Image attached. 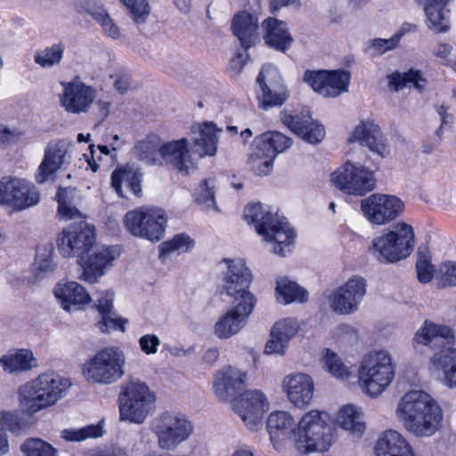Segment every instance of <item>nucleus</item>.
Segmentation results:
<instances>
[{
  "mask_svg": "<svg viewBox=\"0 0 456 456\" xmlns=\"http://www.w3.org/2000/svg\"><path fill=\"white\" fill-rule=\"evenodd\" d=\"M244 218L248 224H254L257 233L266 242L274 243L275 254L285 256L290 252L294 232L284 216L272 214L262 204L255 203L245 208Z\"/></svg>",
  "mask_w": 456,
  "mask_h": 456,
  "instance_id": "20e7f679",
  "label": "nucleus"
},
{
  "mask_svg": "<svg viewBox=\"0 0 456 456\" xmlns=\"http://www.w3.org/2000/svg\"><path fill=\"white\" fill-rule=\"evenodd\" d=\"M56 198L58 215L61 218L69 220L80 216L78 209L72 204L73 191L70 188H60Z\"/></svg>",
  "mask_w": 456,
  "mask_h": 456,
  "instance_id": "864d4df0",
  "label": "nucleus"
},
{
  "mask_svg": "<svg viewBox=\"0 0 456 456\" xmlns=\"http://www.w3.org/2000/svg\"><path fill=\"white\" fill-rule=\"evenodd\" d=\"M95 241L94 226L81 220L69 224L61 231L57 238V248L62 256L81 260L91 251Z\"/></svg>",
  "mask_w": 456,
  "mask_h": 456,
  "instance_id": "f8f14e48",
  "label": "nucleus"
},
{
  "mask_svg": "<svg viewBox=\"0 0 456 456\" xmlns=\"http://www.w3.org/2000/svg\"><path fill=\"white\" fill-rule=\"evenodd\" d=\"M404 208L403 202L395 196L373 194L361 202L365 217L372 224H385L396 218Z\"/></svg>",
  "mask_w": 456,
  "mask_h": 456,
  "instance_id": "a211bd4d",
  "label": "nucleus"
},
{
  "mask_svg": "<svg viewBox=\"0 0 456 456\" xmlns=\"http://www.w3.org/2000/svg\"><path fill=\"white\" fill-rule=\"evenodd\" d=\"M156 402V395L148 385L139 379H130L121 387L118 401Z\"/></svg>",
  "mask_w": 456,
  "mask_h": 456,
  "instance_id": "79ce46f5",
  "label": "nucleus"
},
{
  "mask_svg": "<svg viewBox=\"0 0 456 456\" xmlns=\"http://www.w3.org/2000/svg\"><path fill=\"white\" fill-rule=\"evenodd\" d=\"M255 306L233 304V307L224 314L215 325L216 334L222 339L237 334L244 326Z\"/></svg>",
  "mask_w": 456,
  "mask_h": 456,
  "instance_id": "c85d7f7f",
  "label": "nucleus"
},
{
  "mask_svg": "<svg viewBox=\"0 0 456 456\" xmlns=\"http://www.w3.org/2000/svg\"><path fill=\"white\" fill-rule=\"evenodd\" d=\"M166 164L187 175L194 167L189 142L185 138L163 143L160 148V164Z\"/></svg>",
  "mask_w": 456,
  "mask_h": 456,
  "instance_id": "a878e982",
  "label": "nucleus"
},
{
  "mask_svg": "<svg viewBox=\"0 0 456 456\" xmlns=\"http://www.w3.org/2000/svg\"><path fill=\"white\" fill-rule=\"evenodd\" d=\"M219 131L212 122L197 124L191 127V133L196 135L193 138L194 152L200 158L216 154Z\"/></svg>",
  "mask_w": 456,
  "mask_h": 456,
  "instance_id": "473e14b6",
  "label": "nucleus"
},
{
  "mask_svg": "<svg viewBox=\"0 0 456 456\" xmlns=\"http://www.w3.org/2000/svg\"><path fill=\"white\" fill-rule=\"evenodd\" d=\"M291 145L290 138L278 131H268L255 137L248 157L252 170L259 175H267L273 170V159Z\"/></svg>",
  "mask_w": 456,
  "mask_h": 456,
  "instance_id": "1a4fd4ad",
  "label": "nucleus"
},
{
  "mask_svg": "<svg viewBox=\"0 0 456 456\" xmlns=\"http://www.w3.org/2000/svg\"><path fill=\"white\" fill-rule=\"evenodd\" d=\"M128 10L132 19L137 24L144 23L150 14L148 0H119Z\"/></svg>",
  "mask_w": 456,
  "mask_h": 456,
  "instance_id": "052dcab7",
  "label": "nucleus"
},
{
  "mask_svg": "<svg viewBox=\"0 0 456 456\" xmlns=\"http://www.w3.org/2000/svg\"><path fill=\"white\" fill-rule=\"evenodd\" d=\"M25 456H58V451L40 438H28L20 447Z\"/></svg>",
  "mask_w": 456,
  "mask_h": 456,
  "instance_id": "5fc2aeb1",
  "label": "nucleus"
},
{
  "mask_svg": "<svg viewBox=\"0 0 456 456\" xmlns=\"http://www.w3.org/2000/svg\"><path fill=\"white\" fill-rule=\"evenodd\" d=\"M247 372L232 366L218 370L213 377L212 389L218 401L230 402L246 387Z\"/></svg>",
  "mask_w": 456,
  "mask_h": 456,
  "instance_id": "5701e85b",
  "label": "nucleus"
},
{
  "mask_svg": "<svg viewBox=\"0 0 456 456\" xmlns=\"http://www.w3.org/2000/svg\"><path fill=\"white\" fill-rule=\"evenodd\" d=\"M389 87L395 91L402 90L406 86H413L421 90L425 86L426 80L419 70L410 69L408 72H394L388 76Z\"/></svg>",
  "mask_w": 456,
  "mask_h": 456,
  "instance_id": "49530a36",
  "label": "nucleus"
},
{
  "mask_svg": "<svg viewBox=\"0 0 456 456\" xmlns=\"http://www.w3.org/2000/svg\"><path fill=\"white\" fill-rule=\"evenodd\" d=\"M126 358L116 346H106L89 357L82 365V375L90 384L111 385L125 374Z\"/></svg>",
  "mask_w": 456,
  "mask_h": 456,
  "instance_id": "423d86ee",
  "label": "nucleus"
},
{
  "mask_svg": "<svg viewBox=\"0 0 456 456\" xmlns=\"http://www.w3.org/2000/svg\"><path fill=\"white\" fill-rule=\"evenodd\" d=\"M72 383L69 379L54 371L41 373L37 378L22 384L18 388L20 406L27 414L37 412L55 405L66 396Z\"/></svg>",
  "mask_w": 456,
  "mask_h": 456,
  "instance_id": "7ed1b4c3",
  "label": "nucleus"
},
{
  "mask_svg": "<svg viewBox=\"0 0 456 456\" xmlns=\"http://www.w3.org/2000/svg\"><path fill=\"white\" fill-rule=\"evenodd\" d=\"M281 120L293 133L309 143H319L325 136L323 126L311 118L307 109L295 115L282 112Z\"/></svg>",
  "mask_w": 456,
  "mask_h": 456,
  "instance_id": "393cba45",
  "label": "nucleus"
},
{
  "mask_svg": "<svg viewBox=\"0 0 456 456\" xmlns=\"http://www.w3.org/2000/svg\"><path fill=\"white\" fill-rule=\"evenodd\" d=\"M54 295L67 312L79 310L82 305H88L91 301L85 288L76 281L58 283Z\"/></svg>",
  "mask_w": 456,
  "mask_h": 456,
  "instance_id": "2f4dec72",
  "label": "nucleus"
},
{
  "mask_svg": "<svg viewBox=\"0 0 456 456\" xmlns=\"http://www.w3.org/2000/svg\"><path fill=\"white\" fill-rule=\"evenodd\" d=\"M111 185L120 197H125L122 187L133 194L141 193V175L130 169H117L111 175Z\"/></svg>",
  "mask_w": 456,
  "mask_h": 456,
  "instance_id": "37998d69",
  "label": "nucleus"
},
{
  "mask_svg": "<svg viewBox=\"0 0 456 456\" xmlns=\"http://www.w3.org/2000/svg\"><path fill=\"white\" fill-rule=\"evenodd\" d=\"M423 5L427 27L436 33L448 31L450 27L448 0H417Z\"/></svg>",
  "mask_w": 456,
  "mask_h": 456,
  "instance_id": "c9c22d12",
  "label": "nucleus"
},
{
  "mask_svg": "<svg viewBox=\"0 0 456 456\" xmlns=\"http://www.w3.org/2000/svg\"><path fill=\"white\" fill-rule=\"evenodd\" d=\"M0 424L12 433H20L25 427L22 419L12 411L2 413Z\"/></svg>",
  "mask_w": 456,
  "mask_h": 456,
  "instance_id": "0e129e2a",
  "label": "nucleus"
},
{
  "mask_svg": "<svg viewBox=\"0 0 456 456\" xmlns=\"http://www.w3.org/2000/svg\"><path fill=\"white\" fill-rule=\"evenodd\" d=\"M151 429L157 436L160 449L173 450L189 438L193 428L184 416L166 411L151 420Z\"/></svg>",
  "mask_w": 456,
  "mask_h": 456,
  "instance_id": "9b49d317",
  "label": "nucleus"
},
{
  "mask_svg": "<svg viewBox=\"0 0 456 456\" xmlns=\"http://www.w3.org/2000/svg\"><path fill=\"white\" fill-rule=\"evenodd\" d=\"M102 435L99 425H89L77 429H64L61 436L68 442H81L87 438H95Z\"/></svg>",
  "mask_w": 456,
  "mask_h": 456,
  "instance_id": "6e6d98bb",
  "label": "nucleus"
},
{
  "mask_svg": "<svg viewBox=\"0 0 456 456\" xmlns=\"http://www.w3.org/2000/svg\"><path fill=\"white\" fill-rule=\"evenodd\" d=\"M374 451L376 456H418L406 438L395 430L384 432Z\"/></svg>",
  "mask_w": 456,
  "mask_h": 456,
  "instance_id": "7c9ffc66",
  "label": "nucleus"
},
{
  "mask_svg": "<svg viewBox=\"0 0 456 456\" xmlns=\"http://www.w3.org/2000/svg\"><path fill=\"white\" fill-rule=\"evenodd\" d=\"M430 370L450 388H456V348L443 347L430 358Z\"/></svg>",
  "mask_w": 456,
  "mask_h": 456,
  "instance_id": "bb28decb",
  "label": "nucleus"
},
{
  "mask_svg": "<svg viewBox=\"0 0 456 456\" xmlns=\"http://www.w3.org/2000/svg\"><path fill=\"white\" fill-rule=\"evenodd\" d=\"M416 271L418 280L421 283H428L431 281L433 277H436V270L431 264V255L428 248L425 246H420L418 248V256L416 261Z\"/></svg>",
  "mask_w": 456,
  "mask_h": 456,
  "instance_id": "603ef678",
  "label": "nucleus"
},
{
  "mask_svg": "<svg viewBox=\"0 0 456 456\" xmlns=\"http://www.w3.org/2000/svg\"><path fill=\"white\" fill-rule=\"evenodd\" d=\"M332 338L341 342H350L362 339V337L353 326L341 324L333 330Z\"/></svg>",
  "mask_w": 456,
  "mask_h": 456,
  "instance_id": "e2e57ef3",
  "label": "nucleus"
},
{
  "mask_svg": "<svg viewBox=\"0 0 456 456\" xmlns=\"http://www.w3.org/2000/svg\"><path fill=\"white\" fill-rule=\"evenodd\" d=\"M215 179L208 178L202 181L194 192L195 200L206 208L216 207Z\"/></svg>",
  "mask_w": 456,
  "mask_h": 456,
  "instance_id": "4d7b16f0",
  "label": "nucleus"
},
{
  "mask_svg": "<svg viewBox=\"0 0 456 456\" xmlns=\"http://www.w3.org/2000/svg\"><path fill=\"white\" fill-rule=\"evenodd\" d=\"M395 415L403 427L417 437H429L441 427L443 412L430 395L411 390L398 401Z\"/></svg>",
  "mask_w": 456,
  "mask_h": 456,
  "instance_id": "f03ea898",
  "label": "nucleus"
},
{
  "mask_svg": "<svg viewBox=\"0 0 456 456\" xmlns=\"http://www.w3.org/2000/svg\"><path fill=\"white\" fill-rule=\"evenodd\" d=\"M200 351L203 353L202 361L209 365L214 364L219 357V349L213 345L200 344Z\"/></svg>",
  "mask_w": 456,
  "mask_h": 456,
  "instance_id": "338daca9",
  "label": "nucleus"
},
{
  "mask_svg": "<svg viewBox=\"0 0 456 456\" xmlns=\"http://www.w3.org/2000/svg\"><path fill=\"white\" fill-rule=\"evenodd\" d=\"M39 201L40 194L33 183L16 176H4L0 180V205L21 211Z\"/></svg>",
  "mask_w": 456,
  "mask_h": 456,
  "instance_id": "4468645a",
  "label": "nucleus"
},
{
  "mask_svg": "<svg viewBox=\"0 0 456 456\" xmlns=\"http://www.w3.org/2000/svg\"><path fill=\"white\" fill-rule=\"evenodd\" d=\"M257 18L247 12H240L232 20V30L243 48L253 46L258 39Z\"/></svg>",
  "mask_w": 456,
  "mask_h": 456,
  "instance_id": "72a5a7b5",
  "label": "nucleus"
},
{
  "mask_svg": "<svg viewBox=\"0 0 456 456\" xmlns=\"http://www.w3.org/2000/svg\"><path fill=\"white\" fill-rule=\"evenodd\" d=\"M268 409V400L260 390L246 391L233 403L234 411L252 431L257 430L262 426L263 415Z\"/></svg>",
  "mask_w": 456,
  "mask_h": 456,
  "instance_id": "6ab92c4d",
  "label": "nucleus"
},
{
  "mask_svg": "<svg viewBox=\"0 0 456 456\" xmlns=\"http://www.w3.org/2000/svg\"><path fill=\"white\" fill-rule=\"evenodd\" d=\"M93 19L97 21L103 32L112 39H118L121 36L120 29L109 13L102 8H98L91 12Z\"/></svg>",
  "mask_w": 456,
  "mask_h": 456,
  "instance_id": "bf43d9fd",
  "label": "nucleus"
},
{
  "mask_svg": "<svg viewBox=\"0 0 456 456\" xmlns=\"http://www.w3.org/2000/svg\"><path fill=\"white\" fill-rule=\"evenodd\" d=\"M398 44V37L393 36L388 39L376 38L371 41L370 46L368 47V51L373 55H380L387 53V51L395 49Z\"/></svg>",
  "mask_w": 456,
  "mask_h": 456,
  "instance_id": "680f3d73",
  "label": "nucleus"
},
{
  "mask_svg": "<svg viewBox=\"0 0 456 456\" xmlns=\"http://www.w3.org/2000/svg\"><path fill=\"white\" fill-rule=\"evenodd\" d=\"M367 287L364 277L353 275L330 292L329 299L331 310L342 315L357 312L367 293Z\"/></svg>",
  "mask_w": 456,
  "mask_h": 456,
  "instance_id": "2eb2a0df",
  "label": "nucleus"
},
{
  "mask_svg": "<svg viewBox=\"0 0 456 456\" xmlns=\"http://www.w3.org/2000/svg\"><path fill=\"white\" fill-rule=\"evenodd\" d=\"M52 246H44L38 248L34 263L33 273L28 277L29 284H36L41 281L45 275L54 271V265L53 263Z\"/></svg>",
  "mask_w": 456,
  "mask_h": 456,
  "instance_id": "c03bdc74",
  "label": "nucleus"
},
{
  "mask_svg": "<svg viewBox=\"0 0 456 456\" xmlns=\"http://www.w3.org/2000/svg\"><path fill=\"white\" fill-rule=\"evenodd\" d=\"M287 346L285 344H265L263 354L267 356H282L285 354Z\"/></svg>",
  "mask_w": 456,
  "mask_h": 456,
  "instance_id": "774afa93",
  "label": "nucleus"
},
{
  "mask_svg": "<svg viewBox=\"0 0 456 456\" xmlns=\"http://www.w3.org/2000/svg\"><path fill=\"white\" fill-rule=\"evenodd\" d=\"M194 240L186 233L175 235L171 240L160 244L159 259L163 262L168 255L177 252L185 253L191 250L194 247Z\"/></svg>",
  "mask_w": 456,
  "mask_h": 456,
  "instance_id": "8fccbe9b",
  "label": "nucleus"
},
{
  "mask_svg": "<svg viewBox=\"0 0 456 456\" xmlns=\"http://www.w3.org/2000/svg\"><path fill=\"white\" fill-rule=\"evenodd\" d=\"M0 366L8 374H20L38 367V360L29 349H13L0 357Z\"/></svg>",
  "mask_w": 456,
  "mask_h": 456,
  "instance_id": "e433bc0d",
  "label": "nucleus"
},
{
  "mask_svg": "<svg viewBox=\"0 0 456 456\" xmlns=\"http://www.w3.org/2000/svg\"><path fill=\"white\" fill-rule=\"evenodd\" d=\"M299 330V324L296 320L291 318L279 320L271 329L270 342H289L297 338Z\"/></svg>",
  "mask_w": 456,
  "mask_h": 456,
  "instance_id": "09e8293b",
  "label": "nucleus"
},
{
  "mask_svg": "<svg viewBox=\"0 0 456 456\" xmlns=\"http://www.w3.org/2000/svg\"><path fill=\"white\" fill-rule=\"evenodd\" d=\"M436 279L442 288L456 287V261L442 262L436 270Z\"/></svg>",
  "mask_w": 456,
  "mask_h": 456,
  "instance_id": "13d9d810",
  "label": "nucleus"
},
{
  "mask_svg": "<svg viewBox=\"0 0 456 456\" xmlns=\"http://www.w3.org/2000/svg\"><path fill=\"white\" fill-rule=\"evenodd\" d=\"M119 254L118 247L94 246L87 255L77 260L83 270L80 279L90 283L96 282Z\"/></svg>",
  "mask_w": 456,
  "mask_h": 456,
  "instance_id": "aec40b11",
  "label": "nucleus"
},
{
  "mask_svg": "<svg viewBox=\"0 0 456 456\" xmlns=\"http://www.w3.org/2000/svg\"><path fill=\"white\" fill-rule=\"evenodd\" d=\"M256 83L259 86L257 95L261 108L266 110L281 106L286 101L287 90L275 66L264 65L257 76Z\"/></svg>",
  "mask_w": 456,
  "mask_h": 456,
  "instance_id": "f3484780",
  "label": "nucleus"
},
{
  "mask_svg": "<svg viewBox=\"0 0 456 456\" xmlns=\"http://www.w3.org/2000/svg\"><path fill=\"white\" fill-rule=\"evenodd\" d=\"M267 430L273 449L283 452L294 447L301 456L327 452L335 441V428L326 411L312 410L297 423L287 411L272 412Z\"/></svg>",
  "mask_w": 456,
  "mask_h": 456,
  "instance_id": "f257e3e1",
  "label": "nucleus"
},
{
  "mask_svg": "<svg viewBox=\"0 0 456 456\" xmlns=\"http://www.w3.org/2000/svg\"><path fill=\"white\" fill-rule=\"evenodd\" d=\"M65 45L62 42L53 43L35 53L34 61L43 69L59 65L64 56Z\"/></svg>",
  "mask_w": 456,
  "mask_h": 456,
  "instance_id": "a18cd8bd",
  "label": "nucleus"
},
{
  "mask_svg": "<svg viewBox=\"0 0 456 456\" xmlns=\"http://www.w3.org/2000/svg\"><path fill=\"white\" fill-rule=\"evenodd\" d=\"M305 81L324 97H337L348 90L350 74L345 70L305 71Z\"/></svg>",
  "mask_w": 456,
  "mask_h": 456,
  "instance_id": "412c9836",
  "label": "nucleus"
},
{
  "mask_svg": "<svg viewBox=\"0 0 456 456\" xmlns=\"http://www.w3.org/2000/svg\"><path fill=\"white\" fill-rule=\"evenodd\" d=\"M322 362L325 370L334 378L346 380L353 376L352 371L344 363L342 359L330 349H326L322 355Z\"/></svg>",
  "mask_w": 456,
  "mask_h": 456,
  "instance_id": "3c124183",
  "label": "nucleus"
},
{
  "mask_svg": "<svg viewBox=\"0 0 456 456\" xmlns=\"http://www.w3.org/2000/svg\"><path fill=\"white\" fill-rule=\"evenodd\" d=\"M434 339L453 341L455 339L454 331L448 325L426 320L415 333L413 340L414 342H421V340L431 342Z\"/></svg>",
  "mask_w": 456,
  "mask_h": 456,
  "instance_id": "ea45409f",
  "label": "nucleus"
},
{
  "mask_svg": "<svg viewBox=\"0 0 456 456\" xmlns=\"http://www.w3.org/2000/svg\"><path fill=\"white\" fill-rule=\"evenodd\" d=\"M349 142H357L381 157L389 153L380 128L371 121H362L357 125L349 137Z\"/></svg>",
  "mask_w": 456,
  "mask_h": 456,
  "instance_id": "cd10ccee",
  "label": "nucleus"
},
{
  "mask_svg": "<svg viewBox=\"0 0 456 456\" xmlns=\"http://www.w3.org/2000/svg\"><path fill=\"white\" fill-rule=\"evenodd\" d=\"M161 145L158 135L150 134L134 144L133 153L140 161L148 165H158L160 164Z\"/></svg>",
  "mask_w": 456,
  "mask_h": 456,
  "instance_id": "4c0bfd02",
  "label": "nucleus"
},
{
  "mask_svg": "<svg viewBox=\"0 0 456 456\" xmlns=\"http://www.w3.org/2000/svg\"><path fill=\"white\" fill-rule=\"evenodd\" d=\"M281 387L289 403L297 408L303 409L313 401L314 382L307 373L293 372L288 374L282 380Z\"/></svg>",
  "mask_w": 456,
  "mask_h": 456,
  "instance_id": "b1692460",
  "label": "nucleus"
},
{
  "mask_svg": "<svg viewBox=\"0 0 456 456\" xmlns=\"http://www.w3.org/2000/svg\"><path fill=\"white\" fill-rule=\"evenodd\" d=\"M395 367L391 355L385 350L365 354L358 363L360 388L371 397L383 393L394 380Z\"/></svg>",
  "mask_w": 456,
  "mask_h": 456,
  "instance_id": "39448f33",
  "label": "nucleus"
},
{
  "mask_svg": "<svg viewBox=\"0 0 456 456\" xmlns=\"http://www.w3.org/2000/svg\"><path fill=\"white\" fill-rule=\"evenodd\" d=\"M331 181L344 193L358 197L373 191L376 185L373 171L350 161L332 173Z\"/></svg>",
  "mask_w": 456,
  "mask_h": 456,
  "instance_id": "ddd939ff",
  "label": "nucleus"
},
{
  "mask_svg": "<svg viewBox=\"0 0 456 456\" xmlns=\"http://www.w3.org/2000/svg\"><path fill=\"white\" fill-rule=\"evenodd\" d=\"M61 85L63 91L60 102L65 110L72 114L87 112L96 98V90L79 79Z\"/></svg>",
  "mask_w": 456,
  "mask_h": 456,
  "instance_id": "4be33fe9",
  "label": "nucleus"
},
{
  "mask_svg": "<svg viewBox=\"0 0 456 456\" xmlns=\"http://www.w3.org/2000/svg\"><path fill=\"white\" fill-rule=\"evenodd\" d=\"M338 426L353 433L361 434L364 430V423L361 412L355 406L348 404L342 407L337 416Z\"/></svg>",
  "mask_w": 456,
  "mask_h": 456,
  "instance_id": "de8ad7c7",
  "label": "nucleus"
},
{
  "mask_svg": "<svg viewBox=\"0 0 456 456\" xmlns=\"http://www.w3.org/2000/svg\"><path fill=\"white\" fill-rule=\"evenodd\" d=\"M414 247V232L411 225L398 224L372 240L370 252L379 261L395 263L411 255Z\"/></svg>",
  "mask_w": 456,
  "mask_h": 456,
  "instance_id": "0eeeda50",
  "label": "nucleus"
},
{
  "mask_svg": "<svg viewBox=\"0 0 456 456\" xmlns=\"http://www.w3.org/2000/svg\"><path fill=\"white\" fill-rule=\"evenodd\" d=\"M167 223L166 212L159 208L142 207L128 211L124 216V224L132 235L151 241L163 238Z\"/></svg>",
  "mask_w": 456,
  "mask_h": 456,
  "instance_id": "9d476101",
  "label": "nucleus"
},
{
  "mask_svg": "<svg viewBox=\"0 0 456 456\" xmlns=\"http://www.w3.org/2000/svg\"><path fill=\"white\" fill-rule=\"evenodd\" d=\"M262 29L265 44L278 51L285 52L293 42L287 24L282 20L269 17L262 22Z\"/></svg>",
  "mask_w": 456,
  "mask_h": 456,
  "instance_id": "f704fd0d",
  "label": "nucleus"
},
{
  "mask_svg": "<svg viewBox=\"0 0 456 456\" xmlns=\"http://www.w3.org/2000/svg\"><path fill=\"white\" fill-rule=\"evenodd\" d=\"M115 89L121 94L128 90L131 85V76L126 70H120L111 75Z\"/></svg>",
  "mask_w": 456,
  "mask_h": 456,
  "instance_id": "69168bd1",
  "label": "nucleus"
},
{
  "mask_svg": "<svg viewBox=\"0 0 456 456\" xmlns=\"http://www.w3.org/2000/svg\"><path fill=\"white\" fill-rule=\"evenodd\" d=\"M73 142L70 139L61 138L50 141L45 149L44 159L37 168L36 181L44 183L60 169H66L72 160Z\"/></svg>",
  "mask_w": 456,
  "mask_h": 456,
  "instance_id": "dca6fc26",
  "label": "nucleus"
},
{
  "mask_svg": "<svg viewBox=\"0 0 456 456\" xmlns=\"http://www.w3.org/2000/svg\"><path fill=\"white\" fill-rule=\"evenodd\" d=\"M275 296L277 300L282 304L295 301L303 303L308 299V293L304 288L285 277L277 279Z\"/></svg>",
  "mask_w": 456,
  "mask_h": 456,
  "instance_id": "a19ab883",
  "label": "nucleus"
},
{
  "mask_svg": "<svg viewBox=\"0 0 456 456\" xmlns=\"http://www.w3.org/2000/svg\"><path fill=\"white\" fill-rule=\"evenodd\" d=\"M113 299V292L104 291L99 294V297L94 302V306L101 315V320L96 326L102 332L125 331V324L127 320L122 319L114 311Z\"/></svg>",
  "mask_w": 456,
  "mask_h": 456,
  "instance_id": "c756f323",
  "label": "nucleus"
},
{
  "mask_svg": "<svg viewBox=\"0 0 456 456\" xmlns=\"http://www.w3.org/2000/svg\"><path fill=\"white\" fill-rule=\"evenodd\" d=\"M226 269L222 273V292L227 295L232 304L255 306L256 298L249 290L252 273L242 259H224Z\"/></svg>",
  "mask_w": 456,
  "mask_h": 456,
  "instance_id": "6e6552de",
  "label": "nucleus"
},
{
  "mask_svg": "<svg viewBox=\"0 0 456 456\" xmlns=\"http://www.w3.org/2000/svg\"><path fill=\"white\" fill-rule=\"evenodd\" d=\"M155 402L119 401L121 420L142 424L154 410Z\"/></svg>",
  "mask_w": 456,
  "mask_h": 456,
  "instance_id": "58836bf2",
  "label": "nucleus"
}]
</instances>
